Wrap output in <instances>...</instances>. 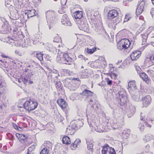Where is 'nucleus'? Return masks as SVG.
I'll return each mask as SVG.
<instances>
[{
  "label": "nucleus",
  "mask_w": 154,
  "mask_h": 154,
  "mask_svg": "<svg viewBox=\"0 0 154 154\" xmlns=\"http://www.w3.org/2000/svg\"><path fill=\"white\" fill-rule=\"evenodd\" d=\"M22 103V105H18V107L20 108H24L26 110H32L35 109L38 106L37 102L33 101L31 100H29L26 101L24 103Z\"/></svg>",
  "instance_id": "f257e3e1"
},
{
  "label": "nucleus",
  "mask_w": 154,
  "mask_h": 154,
  "mask_svg": "<svg viewBox=\"0 0 154 154\" xmlns=\"http://www.w3.org/2000/svg\"><path fill=\"white\" fill-rule=\"evenodd\" d=\"M57 60L60 63L63 64H70L72 59L68 54L59 51L57 57Z\"/></svg>",
  "instance_id": "f03ea898"
},
{
  "label": "nucleus",
  "mask_w": 154,
  "mask_h": 154,
  "mask_svg": "<svg viewBox=\"0 0 154 154\" xmlns=\"http://www.w3.org/2000/svg\"><path fill=\"white\" fill-rule=\"evenodd\" d=\"M57 60L60 63L63 64H70L72 59L68 54L59 51L57 57Z\"/></svg>",
  "instance_id": "7ed1b4c3"
},
{
  "label": "nucleus",
  "mask_w": 154,
  "mask_h": 154,
  "mask_svg": "<svg viewBox=\"0 0 154 154\" xmlns=\"http://www.w3.org/2000/svg\"><path fill=\"white\" fill-rule=\"evenodd\" d=\"M93 93L91 91L88 90L86 89H85L81 93V95H84L87 97L85 99V101L88 102L90 104L92 105V106L93 108H94V106H95L96 103L94 100H93L91 97L92 96Z\"/></svg>",
  "instance_id": "20e7f679"
},
{
  "label": "nucleus",
  "mask_w": 154,
  "mask_h": 154,
  "mask_svg": "<svg viewBox=\"0 0 154 154\" xmlns=\"http://www.w3.org/2000/svg\"><path fill=\"white\" fill-rule=\"evenodd\" d=\"M78 26L79 29L86 32H88L89 28L86 20L82 18L78 21Z\"/></svg>",
  "instance_id": "39448f33"
},
{
  "label": "nucleus",
  "mask_w": 154,
  "mask_h": 154,
  "mask_svg": "<svg viewBox=\"0 0 154 154\" xmlns=\"http://www.w3.org/2000/svg\"><path fill=\"white\" fill-rule=\"evenodd\" d=\"M130 42L128 39H123L121 40L117 44L118 49L120 50H125L129 47Z\"/></svg>",
  "instance_id": "423d86ee"
},
{
  "label": "nucleus",
  "mask_w": 154,
  "mask_h": 154,
  "mask_svg": "<svg viewBox=\"0 0 154 154\" xmlns=\"http://www.w3.org/2000/svg\"><path fill=\"white\" fill-rule=\"evenodd\" d=\"M119 95V100L121 102L120 105H123L125 104L128 101V98L126 95V93L124 89L118 91Z\"/></svg>",
  "instance_id": "0eeeda50"
},
{
  "label": "nucleus",
  "mask_w": 154,
  "mask_h": 154,
  "mask_svg": "<svg viewBox=\"0 0 154 154\" xmlns=\"http://www.w3.org/2000/svg\"><path fill=\"white\" fill-rule=\"evenodd\" d=\"M102 153V154H116V152L114 148L106 144L103 146Z\"/></svg>",
  "instance_id": "6e6552de"
},
{
  "label": "nucleus",
  "mask_w": 154,
  "mask_h": 154,
  "mask_svg": "<svg viewBox=\"0 0 154 154\" xmlns=\"http://www.w3.org/2000/svg\"><path fill=\"white\" fill-rule=\"evenodd\" d=\"M139 3V4L136 10V14L137 16L140 15L143 11L145 5V1L140 0Z\"/></svg>",
  "instance_id": "1a4fd4ad"
},
{
  "label": "nucleus",
  "mask_w": 154,
  "mask_h": 154,
  "mask_svg": "<svg viewBox=\"0 0 154 154\" xmlns=\"http://www.w3.org/2000/svg\"><path fill=\"white\" fill-rule=\"evenodd\" d=\"M108 23L109 27L115 29L116 26L120 22V20L118 18L109 19Z\"/></svg>",
  "instance_id": "9d476101"
},
{
  "label": "nucleus",
  "mask_w": 154,
  "mask_h": 154,
  "mask_svg": "<svg viewBox=\"0 0 154 154\" xmlns=\"http://www.w3.org/2000/svg\"><path fill=\"white\" fill-rule=\"evenodd\" d=\"M140 119L141 121L144 122V124L146 127L150 128L151 127V126L147 122L150 120V119L147 117L146 114L144 112H141L140 115Z\"/></svg>",
  "instance_id": "9b49d317"
},
{
  "label": "nucleus",
  "mask_w": 154,
  "mask_h": 154,
  "mask_svg": "<svg viewBox=\"0 0 154 154\" xmlns=\"http://www.w3.org/2000/svg\"><path fill=\"white\" fill-rule=\"evenodd\" d=\"M141 52L138 51H134L132 52L130 56L131 59L132 60H137L141 54Z\"/></svg>",
  "instance_id": "f8f14e48"
},
{
  "label": "nucleus",
  "mask_w": 154,
  "mask_h": 154,
  "mask_svg": "<svg viewBox=\"0 0 154 154\" xmlns=\"http://www.w3.org/2000/svg\"><path fill=\"white\" fill-rule=\"evenodd\" d=\"M40 44L41 45L44 46L45 48L49 51L53 52H57V49L56 47H54V49H52V48L53 47L52 45L48 43H44L42 42H41Z\"/></svg>",
  "instance_id": "ddd939ff"
},
{
  "label": "nucleus",
  "mask_w": 154,
  "mask_h": 154,
  "mask_svg": "<svg viewBox=\"0 0 154 154\" xmlns=\"http://www.w3.org/2000/svg\"><path fill=\"white\" fill-rule=\"evenodd\" d=\"M62 24L66 26H71L72 24L67 14H64L62 18Z\"/></svg>",
  "instance_id": "4468645a"
},
{
  "label": "nucleus",
  "mask_w": 154,
  "mask_h": 154,
  "mask_svg": "<svg viewBox=\"0 0 154 154\" xmlns=\"http://www.w3.org/2000/svg\"><path fill=\"white\" fill-rule=\"evenodd\" d=\"M46 17L47 20L52 22V21L55 18V13L54 11H48L46 13Z\"/></svg>",
  "instance_id": "2eb2a0df"
},
{
  "label": "nucleus",
  "mask_w": 154,
  "mask_h": 154,
  "mask_svg": "<svg viewBox=\"0 0 154 154\" xmlns=\"http://www.w3.org/2000/svg\"><path fill=\"white\" fill-rule=\"evenodd\" d=\"M30 44V40L29 38L24 39L22 41V43H19L17 44V46L23 48H26Z\"/></svg>",
  "instance_id": "dca6fc26"
},
{
  "label": "nucleus",
  "mask_w": 154,
  "mask_h": 154,
  "mask_svg": "<svg viewBox=\"0 0 154 154\" xmlns=\"http://www.w3.org/2000/svg\"><path fill=\"white\" fill-rule=\"evenodd\" d=\"M73 124V122H72L71 123L70 126L67 128L66 132L68 134H73L75 133V131L77 130V128H75Z\"/></svg>",
  "instance_id": "f3484780"
},
{
  "label": "nucleus",
  "mask_w": 154,
  "mask_h": 154,
  "mask_svg": "<svg viewBox=\"0 0 154 154\" xmlns=\"http://www.w3.org/2000/svg\"><path fill=\"white\" fill-rule=\"evenodd\" d=\"M143 104L144 106L146 107L150 103L151 99L150 96L149 95L145 96L142 99Z\"/></svg>",
  "instance_id": "a211bd4d"
},
{
  "label": "nucleus",
  "mask_w": 154,
  "mask_h": 154,
  "mask_svg": "<svg viewBox=\"0 0 154 154\" xmlns=\"http://www.w3.org/2000/svg\"><path fill=\"white\" fill-rule=\"evenodd\" d=\"M118 13L116 10H112L109 11L108 13V18L109 19H111L117 18Z\"/></svg>",
  "instance_id": "6ab92c4d"
},
{
  "label": "nucleus",
  "mask_w": 154,
  "mask_h": 154,
  "mask_svg": "<svg viewBox=\"0 0 154 154\" xmlns=\"http://www.w3.org/2000/svg\"><path fill=\"white\" fill-rule=\"evenodd\" d=\"M10 13V16L9 17L11 19L13 20H16L18 19L19 17L17 11L15 8L13 10V11H11Z\"/></svg>",
  "instance_id": "aec40b11"
},
{
  "label": "nucleus",
  "mask_w": 154,
  "mask_h": 154,
  "mask_svg": "<svg viewBox=\"0 0 154 154\" xmlns=\"http://www.w3.org/2000/svg\"><path fill=\"white\" fill-rule=\"evenodd\" d=\"M83 120L81 119V120L79 119L77 120H74L73 122V125L75 128L77 129L78 128H80L82 127L83 125Z\"/></svg>",
  "instance_id": "412c9836"
},
{
  "label": "nucleus",
  "mask_w": 154,
  "mask_h": 154,
  "mask_svg": "<svg viewBox=\"0 0 154 154\" xmlns=\"http://www.w3.org/2000/svg\"><path fill=\"white\" fill-rule=\"evenodd\" d=\"M57 102L58 104L63 109H64L67 107V104L63 99H61L58 100Z\"/></svg>",
  "instance_id": "4be33fe9"
},
{
  "label": "nucleus",
  "mask_w": 154,
  "mask_h": 154,
  "mask_svg": "<svg viewBox=\"0 0 154 154\" xmlns=\"http://www.w3.org/2000/svg\"><path fill=\"white\" fill-rule=\"evenodd\" d=\"M140 77L145 81L146 83L149 84L150 82L149 79L148 78V76L144 72L140 73L139 75Z\"/></svg>",
  "instance_id": "5701e85b"
},
{
  "label": "nucleus",
  "mask_w": 154,
  "mask_h": 154,
  "mask_svg": "<svg viewBox=\"0 0 154 154\" xmlns=\"http://www.w3.org/2000/svg\"><path fill=\"white\" fill-rule=\"evenodd\" d=\"M86 143L87 144V147L89 151L88 153L87 154H92L93 144L92 141L89 140H87Z\"/></svg>",
  "instance_id": "b1692460"
},
{
  "label": "nucleus",
  "mask_w": 154,
  "mask_h": 154,
  "mask_svg": "<svg viewBox=\"0 0 154 154\" xmlns=\"http://www.w3.org/2000/svg\"><path fill=\"white\" fill-rule=\"evenodd\" d=\"M130 130L129 129H127L124 130L122 133L121 136L122 138L125 139H127L130 135Z\"/></svg>",
  "instance_id": "393cba45"
},
{
  "label": "nucleus",
  "mask_w": 154,
  "mask_h": 154,
  "mask_svg": "<svg viewBox=\"0 0 154 154\" xmlns=\"http://www.w3.org/2000/svg\"><path fill=\"white\" fill-rule=\"evenodd\" d=\"M62 142L63 144L69 145L71 143L70 138L68 136H64L62 138Z\"/></svg>",
  "instance_id": "a878e982"
},
{
  "label": "nucleus",
  "mask_w": 154,
  "mask_h": 154,
  "mask_svg": "<svg viewBox=\"0 0 154 154\" xmlns=\"http://www.w3.org/2000/svg\"><path fill=\"white\" fill-rule=\"evenodd\" d=\"M52 146L53 144L52 143L49 141H47L44 143L42 146V147H44V148H48V150L49 151L51 149Z\"/></svg>",
  "instance_id": "bb28decb"
},
{
  "label": "nucleus",
  "mask_w": 154,
  "mask_h": 154,
  "mask_svg": "<svg viewBox=\"0 0 154 154\" xmlns=\"http://www.w3.org/2000/svg\"><path fill=\"white\" fill-rule=\"evenodd\" d=\"M16 136L18 139L21 143L23 142L24 140L26 138V136L23 134H17Z\"/></svg>",
  "instance_id": "cd10ccee"
},
{
  "label": "nucleus",
  "mask_w": 154,
  "mask_h": 154,
  "mask_svg": "<svg viewBox=\"0 0 154 154\" xmlns=\"http://www.w3.org/2000/svg\"><path fill=\"white\" fill-rule=\"evenodd\" d=\"M82 12L81 11H77L74 13V16L76 19H78L79 20H81L82 18Z\"/></svg>",
  "instance_id": "c85d7f7f"
},
{
  "label": "nucleus",
  "mask_w": 154,
  "mask_h": 154,
  "mask_svg": "<svg viewBox=\"0 0 154 154\" xmlns=\"http://www.w3.org/2000/svg\"><path fill=\"white\" fill-rule=\"evenodd\" d=\"M28 17H32L36 15V11L34 9L28 10L27 11Z\"/></svg>",
  "instance_id": "c756f323"
},
{
  "label": "nucleus",
  "mask_w": 154,
  "mask_h": 154,
  "mask_svg": "<svg viewBox=\"0 0 154 154\" xmlns=\"http://www.w3.org/2000/svg\"><path fill=\"white\" fill-rule=\"evenodd\" d=\"M2 22L4 23V24H3L2 26V28L4 31H5L6 30L8 27V22L6 21L4 19L0 20V22Z\"/></svg>",
  "instance_id": "7c9ffc66"
},
{
  "label": "nucleus",
  "mask_w": 154,
  "mask_h": 154,
  "mask_svg": "<svg viewBox=\"0 0 154 154\" xmlns=\"http://www.w3.org/2000/svg\"><path fill=\"white\" fill-rule=\"evenodd\" d=\"M32 75L33 74H32V72H31L30 73H29V74H27L26 75V77L22 80L24 84H25L28 82V79H29Z\"/></svg>",
  "instance_id": "2f4dec72"
},
{
  "label": "nucleus",
  "mask_w": 154,
  "mask_h": 154,
  "mask_svg": "<svg viewBox=\"0 0 154 154\" xmlns=\"http://www.w3.org/2000/svg\"><path fill=\"white\" fill-rule=\"evenodd\" d=\"M128 87L131 88L132 89H134L136 88V85L134 81H129L128 84Z\"/></svg>",
  "instance_id": "473e14b6"
},
{
  "label": "nucleus",
  "mask_w": 154,
  "mask_h": 154,
  "mask_svg": "<svg viewBox=\"0 0 154 154\" xmlns=\"http://www.w3.org/2000/svg\"><path fill=\"white\" fill-rule=\"evenodd\" d=\"M80 143L81 140H76L71 146L72 149H73L74 148L77 147V146L80 144Z\"/></svg>",
  "instance_id": "72a5a7b5"
},
{
  "label": "nucleus",
  "mask_w": 154,
  "mask_h": 154,
  "mask_svg": "<svg viewBox=\"0 0 154 154\" xmlns=\"http://www.w3.org/2000/svg\"><path fill=\"white\" fill-rule=\"evenodd\" d=\"M96 50V47H94L91 49H90L89 48H87L85 49V51L88 54H92L94 53Z\"/></svg>",
  "instance_id": "f704fd0d"
},
{
  "label": "nucleus",
  "mask_w": 154,
  "mask_h": 154,
  "mask_svg": "<svg viewBox=\"0 0 154 154\" xmlns=\"http://www.w3.org/2000/svg\"><path fill=\"white\" fill-rule=\"evenodd\" d=\"M152 137L150 134H148L146 135L143 138V140L145 142H148L152 140Z\"/></svg>",
  "instance_id": "c9c22d12"
},
{
  "label": "nucleus",
  "mask_w": 154,
  "mask_h": 154,
  "mask_svg": "<svg viewBox=\"0 0 154 154\" xmlns=\"http://www.w3.org/2000/svg\"><path fill=\"white\" fill-rule=\"evenodd\" d=\"M0 61L2 62V64L0 66V67L4 69L3 67L5 68H7L8 67V64L7 62H4L2 60H0Z\"/></svg>",
  "instance_id": "e433bc0d"
},
{
  "label": "nucleus",
  "mask_w": 154,
  "mask_h": 154,
  "mask_svg": "<svg viewBox=\"0 0 154 154\" xmlns=\"http://www.w3.org/2000/svg\"><path fill=\"white\" fill-rule=\"evenodd\" d=\"M34 56L40 61L43 60V54L41 53H36Z\"/></svg>",
  "instance_id": "4c0bfd02"
},
{
  "label": "nucleus",
  "mask_w": 154,
  "mask_h": 154,
  "mask_svg": "<svg viewBox=\"0 0 154 154\" xmlns=\"http://www.w3.org/2000/svg\"><path fill=\"white\" fill-rule=\"evenodd\" d=\"M148 33H145L142 35V44H145L148 37Z\"/></svg>",
  "instance_id": "58836bf2"
},
{
  "label": "nucleus",
  "mask_w": 154,
  "mask_h": 154,
  "mask_svg": "<svg viewBox=\"0 0 154 154\" xmlns=\"http://www.w3.org/2000/svg\"><path fill=\"white\" fill-rule=\"evenodd\" d=\"M15 53L20 56H23L25 53V51L23 50H16L15 51Z\"/></svg>",
  "instance_id": "ea45409f"
},
{
  "label": "nucleus",
  "mask_w": 154,
  "mask_h": 154,
  "mask_svg": "<svg viewBox=\"0 0 154 154\" xmlns=\"http://www.w3.org/2000/svg\"><path fill=\"white\" fill-rule=\"evenodd\" d=\"M99 30L100 32L99 33L100 34H102L103 35H105L106 34V32L103 26H101V27L100 29Z\"/></svg>",
  "instance_id": "a19ab883"
},
{
  "label": "nucleus",
  "mask_w": 154,
  "mask_h": 154,
  "mask_svg": "<svg viewBox=\"0 0 154 154\" xmlns=\"http://www.w3.org/2000/svg\"><path fill=\"white\" fill-rule=\"evenodd\" d=\"M5 90V88H2V89H0V102H2V98L1 97H3L4 96V91Z\"/></svg>",
  "instance_id": "79ce46f5"
},
{
  "label": "nucleus",
  "mask_w": 154,
  "mask_h": 154,
  "mask_svg": "<svg viewBox=\"0 0 154 154\" xmlns=\"http://www.w3.org/2000/svg\"><path fill=\"white\" fill-rule=\"evenodd\" d=\"M49 150L48 148H44L40 152V154H48Z\"/></svg>",
  "instance_id": "37998d69"
},
{
  "label": "nucleus",
  "mask_w": 154,
  "mask_h": 154,
  "mask_svg": "<svg viewBox=\"0 0 154 154\" xmlns=\"http://www.w3.org/2000/svg\"><path fill=\"white\" fill-rule=\"evenodd\" d=\"M133 99L136 101H138L140 100V96L139 95H131Z\"/></svg>",
  "instance_id": "c03bdc74"
},
{
  "label": "nucleus",
  "mask_w": 154,
  "mask_h": 154,
  "mask_svg": "<svg viewBox=\"0 0 154 154\" xmlns=\"http://www.w3.org/2000/svg\"><path fill=\"white\" fill-rule=\"evenodd\" d=\"M131 17L130 15L128 14H126L125 15L124 20V22H126L130 20Z\"/></svg>",
  "instance_id": "a18cd8bd"
},
{
  "label": "nucleus",
  "mask_w": 154,
  "mask_h": 154,
  "mask_svg": "<svg viewBox=\"0 0 154 154\" xmlns=\"http://www.w3.org/2000/svg\"><path fill=\"white\" fill-rule=\"evenodd\" d=\"M55 85L57 88H61L62 84L60 82L57 81L55 83Z\"/></svg>",
  "instance_id": "49530a36"
},
{
  "label": "nucleus",
  "mask_w": 154,
  "mask_h": 154,
  "mask_svg": "<svg viewBox=\"0 0 154 154\" xmlns=\"http://www.w3.org/2000/svg\"><path fill=\"white\" fill-rule=\"evenodd\" d=\"M37 64L36 63L34 62L33 65H29L28 66V67H30V69H31L32 70V71L34 69H35V66H36Z\"/></svg>",
  "instance_id": "de8ad7c7"
},
{
  "label": "nucleus",
  "mask_w": 154,
  "mask_h": 154,
  "mask_svg": "<svg viewBox=\"0 0 154 154\" xmlns=\"http://www.w3.org/2000/svg\"><path fill=\"white\" fill-rule=\"evenodd\" d=\"M136 69L137 72L139 75L140 74V73L142 72V70L140 68V67L138 66H136L135 67Z\"/></svg>",
  "instance_id": "09e8293b"
},
{
  "label": "nucleus",
  "mask_w": 154,
  "mask_h": 154,
  "mask_svg": "<svg viewBox=\"0 0 154 154\" xmlns=\"http://www.w3.org/2000/svg\"><path fill=\"white\" fill-rule=\"evenodd\" d=\"M138 128L141 131H143L144 129V125H143L141 123H140L138 126Z\"/></svg>",
  "instance_id": "8fccbe9b"
},
{
  "label": "nucleus",
  "mask_w": 154,
  "mask_h": 154,
  "mask_svg": "<svg viewBox=\"0 0 154 154\" xmlns=\"http://www.w3.org/2000/svg\"><path fill=\"white\" fill-rule=\"evenodd\" d=\"M153 28L152 26H151L149 27L147 30V33L148 34H149L151 32H153L154 31L153 30Z\"/></svg>",
  "instance_id": "3c124183"
},
{
  "label": "nucleus",
  "mask_w": 154,
  "mask_h": 154,
  "mask_svg": "<svg viewBox=\"0 0 154 154\" xmlns=\"http://www.w3.org/2000/svg\"><path fill=\"white\" fill-rule=\"evenodd\" d=\"M131 112L132 115H133L134 114L135 111L136 109L135 107L134 106H131Z\"/></svg>",
  "instance_id": "603ef678"
},
{
  "label": "nucleus",
  "mask_w": 154,
  "mask_h": 154,
  "mask_svg": "<svg viewBox=\"0 0 154 154\" xmlns=\"http://www.w3.org/2000/svg\"><path fill=\"white\" fill-rule=\"evenodd\" d=\"M61 41L60 38L59 37H55L54 38V42L58 43L59 41Z\"/></svg>",
  "instance_id": "864d4df0"
},
{
  "label": "nucleus",
  "mask_w": 154,
  "mask_h": 154,
  "mask_svg": "<svg viewBox=\"0 0 154 154\" xmlns=\"http://www.w3.org/2000/svg\"><path fill=\"white\" fill-rule=\"evenodd\" d=\"M149 59L151 62L154 64V53L151 55Z\"/></svg>",
  "instance_id": "5fc2aeb1"
},
{
  "label": "nucleus",
  "mask_w": 154,
  "mask_h": 154,
  "mask_svg": "<svg viewBox=\"0 0 154 154\" xmlns=\"http://www.w3.org/2000/svg\"><path fill=\"white\" fill-rule=\"evenodd\" d=\"M105 80L106 81L108 85H112V81L111 80H109V78H106Z\"/></svg>",
  "instance_id": "6e6d98bb"
},
{
  "label": "nucleus",
  "mask_w": 154,
  "mask_h": 154,
  "mask_svg": "<svg viewBox=\"0 0 154 154\" xmlns=\"http://www.w3.org/2000/svg\"><path fill=\"white\" fill-rule=\"evenodd\" d=\"M148 73L151 75L154 76V71L152 70H149L147 71Z\"/></svg>",
  "instance_id": "4d7b16f0"
},
{
  "label": "nucleus",
  "mask_w": 154,
  "mask_h": 154,
  "mask_svg": "<svg viewBox=\"0 0 154 154\" xmlns=\"http://www.w3.org/2000/svg\"><path fill=\"white\" fill-rule=\"evenodd\" d=\"M11 0H5V3L6 7H8V5H10V2Z\"/></svg>",
  "instance_id": "13d9d810"
},
{
  "label": "nucleus",
  "mask_w": 154,
  "mask_h": 154,
  "mask_svg": "<svg viewBox=\"0 0 154 154\" xmlns=\"http://www.w3.org/2000/svg\"><path fill=\"white\" fill-rule=\"evenodd\" d=\"M105 64L106 62L105 61H103V63L101 64L100 66H97L99 68H100V67H103V68H105Z\"/></svg>",
  "instance_id": "bf43d9fd"
},
{
  "label": "nucleus",
  "mask_w": 154,
  "mask_h": 154,
  "mask_svg": "<svg viewBox=\"0 0 154 154\" xmlns=\"http://www.w3.org/2000/svg\"><path fill=\"white\" fill-rule=\"evenodd\" d=\"M25 72H29V73L27 74H29V73H30L31 72L32 73L33 71H32L31 69L29 68H26L25 69Z\"/></svg>",
  "instance_id": "052dcab7"
},
{
  "label": "nucleus",
  "mask_w": 154,
  "mask_h": 154,
  "mask_svg": "<svg viewBox=\"0 0 154 154\" xmlns=\"http://www.w3.org/2000/svg\"><path fill=\"white\" fill-rule=\"evenodd\" d=\"M35 148L34 146H32L29 147L28 149V151H32V150L34 149Z\"/></svg>",
  "instance_id": "680f3d73"
},
{
  "label": "nucleus",
  "mask_w": 154,
  "mask_h": 154,
  "mask_svg": "<svg viewBox=\"0 0 154 154\" xmlns=\"http://www.w3.org/2000/svg\"><path fill=\"white\" fill-rule=\"evenodd\" d=\"M110 76L112 79H115L116 77V75L115 73H112L111 74Z\"/></svg>",
  "instance_id": "e2e57ef3"
},
{
  "label": "nucleus",
  "mask_w": 154,
  "mask_h": 154,
  "mask_svg": "<svg viewBox=\"0 0 154 154\" xmlns=\"http://www.w3.org/2000/svg\"><path fill=\"white\" fill-rule=\"evenodd\" d=\"M8 38H9V40L8 41V42L7 41V42L11 43H13L14 42V40L12 38H11V37H8Z\"/></svg>",
  "instance_id": "0e129e2a"
},
{
  "label": "nucleus",
  "mask_w": 154,
  "mask_h": 154,
  "mask_svg": "<svg viewBox=\"0 0 154 154\" xmlns=\"http://www.w3.org/2000/svg\"><path fill=\"white\" fill-rule=\"evenodd\" d=\"M61 3L62 5H64L66 4L67 0H61Z\"/></svg>",
  "instance_id": "69168bd1"
},
{
  "label": "nucleus",
  "mask_w": 154,
  "mask_h": 154,
  "mask_svg": "<svg viewBox=\"0 0 154 154\" xmlns=\"http://www.w3.org/2000/svg\"><path fill=\"white\" fill-rule=\"evenodd\" d=\"M150 13L152 17H153L154 16V8H152L151 9Z\"/></svg>",
  "instance_id": "338daca9"
},
{
  "label": "nucleus",
  "mask_w": 154,
  "mask_h": 154,
  "mask_svg": "<svg viewBox=\"0 0 154 154\" xmlns=\"http://www.w3.org/2000/svg\"><path fill=\"white\" fill-rule=\"evenodd\" d=\"M91 42H92V43H91V42H90V45L91 46H94L96 44V42L94 41H92Z\"/></svg>",
  "instance_id": "774afa93"
}]
</instances>
